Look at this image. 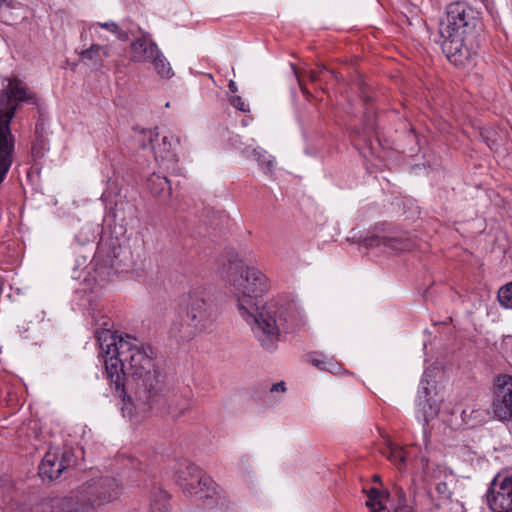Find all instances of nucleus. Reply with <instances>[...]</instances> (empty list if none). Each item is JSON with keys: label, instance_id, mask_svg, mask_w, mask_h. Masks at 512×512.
Listing matches in <instances>:
<instances>
[{"label": "nucleus", "instance_id": "2f4dec72", "mask_svg": "<svg viewBox=\"0 0 512 512\" xmlns=\"http://www.w3.org/2000/svg\"><path fill=\"white\" fill-rule=\"evenodd\" d=\"M292 71H293V74L297 77V79L300 82L301 81V77H302V72H301L300 66L293 65L292 66Z\"/></svg>", "mask_w": 512, "mask_h": 512}, {"label": "nucleus", "instance_id": "9d476101", "mask_svg": "<svg viewBox=\"0 0 512 512\" xmlns=\"http://www.w3.org/2000/svg\"><path fill=\"white\" fill-rule=\"evenodd\" d=\"M493 413L498 420L512 421V375H499L495 380Z\"/></svg>", "mask_w": 512, "mask_h": 512}, {"label": "nucleus", "instance_id": "aec40b11", "mask_svg": "<svg viewBox=\"0 0 512 512\" xmlns=\"http://www.w3.org/2000/svg\"><path fill=\"white\" fill-rule=\"evenodd\" d=\"M311 364L320 370L338 374L341 370L340 364L333 358L323 354H314L311 357Z\"/></svg>", "mask_w": 512, "mask_h": 512}, {"label": "nucleus", "instance_id": "c756f323", "mask_svg": "<svg viewBox=\"0 0 512 512\" xmlns=\"http://www.w3.org/2000/svg\"><path fill=\"white\" fill-rule=\"evenodd\" d=\"M151 512H169L164 503H154L151 506Z\"/></svg>", "mask_w": 512, "mask_h": 512}, {"label": "nucleus", "instance_id": "4468645a", "mask_svg": "<svg viewBox=\"0 0 512 512\" xmlns=\"http://www.w3.org/2000/svg\"><path fill=\"white\" fill-rule=\"evenodd\" d=\"M428 391L426 387L418 391L416 399V413L417 417L421 418L426 424L437 416L439 412V406L435 401H431L428 397Z\"/></svg>", "mask_w": 512, "mask_h": 512}, {"label": "nucleus", "instance_id": "f8f14e48", "mask_svg": "<svg viewBox=\"0 0 512 512\" xmlns=\"http://www.w3.org/2000/svg\"><path fill=\"white\" fill-rule=\"evenodd\" d=\"M201 333L203 331L181 311L176 314L169 329L170 337L179 343L189 342Z\"/></svg>", "mask_w": 512, "mask_h": 512}, {"label": "nucleus", "instance_id": "dca6fc26", "mask_svg": "<svg viewBox=\"0 0 512 512\" xmlns=\"http://www.w3.org/2000/svg\"><path fill=\"white\" fill-rule=\"evenodd\" d=\"M147 188L152 195L158 198H167L171 194L169 180L159 174L153 173L147 180Z\"/></svg>", "mask_w": 512, "mask_h": 512}, {"label": "nucleus", "instance_id": "bb28decb", "mask_svg": "<svg viewBox=\"0 0 512 512\" xmlns=\"http://www.w3.org/2000/svg\"><path fill=\"white\" fill-rule=\"evenodd\" d=\"M231 105L242 112L249 111V105L238 95H233L230 99Z\"/></svg>", "mask_w": 512, "mask_h": 512}, {"label": "nucleus", "instance_id": "20e7f679", "mask_svg": "<svg viewBox=\"0 0 512 512\" xmlns=\"http://www.w3.org/2000/svg\"><path fill=\"white\" fill-rule=\"evenodd\" d=\"M178 482L186 493L199 499H212L216 497L218 504L227 503L224 497L219 496L217 485L213 479L203 474L198 466L190 462L184 463L177 472Z\"/></svg>", "mask_w": 512, "mask_h": 512}, {"label": "nucleus", "instance_id": "2eb2a0df", "mask_svg": "<svg viewBox=\"0 0 512 512\" xmlns=\"http://www.w3.org/2000/svg\"><path fill=\"white\" fill-rule=\"evenodd\" d=\"M63 472L58 451H48L39 465V475L49 480L57 479Z\"/></svg>", "mask_w": 512, "mask_h": 512}, {"label": "nucleus", "instance_id": "4be33fe9", "mask_svg": "<svg viewBox=\"0 0 512 512\" xmlns=\"http://www.w3.org/2000/svg\"><path fill=\"white\" fill-rule=\"evenodd\" d=\"M462 420L470 427H476L485 420V411L467 407L461 413Z\"/></svg>", "mask_w": 512, "mask_h": 512}, {"label": "nucleus", "instance_id": "a211bd4d", "mask_svg": "<svg viewBox=\"0 0 512 512\" xmlns=\"http://www.w3.org/2000/svg\"><path fill=\"white\" fill-rule=\"evenodd\" d=\"M247 156L252 157L256 162H258L263 173H272L275 165V159L268 154L267 151L257 147L252 149L251 154H248Z\"/></svg>", "mask_w": 512, "mask_h": 512}, {"label": "nucleus", "instance_id": "f257e3e1", "mask_svg": "<svg viewBox=\"0 0 512 512\" xmlns=\"http://www.w3.org/2000/svg\"><path fill=\"white\" fill-rule=\"evenodd\" d=\"M105 360L107 379L115 393L123 398L134 394L139 405L156 415L182 416L191 408V400L163 393L164 380L150 344L130 334H115L108 344Z\"/></svg>", "mask_w": 512, "mask_h": 512}, {"label": "nucleus", "instance_id": "f03ea898", "mask_svg": "<svg viewBox=\"0 0 512 512\" xmlns=\"http://www.w3.org/2000/svg\"><path fill=\"white\" fill-rule=\"evenodd\" d=\"M227 279L240 316L265 350L276 348L281 332L292 333L305 326L304 313L292 304L270 301L259 306L258 298L270 285L268 278L256 267L246 266L242 261L231 262Z\"/></svg>", "mask_w": 512, "mask_h": 512}, {"label": "nucleus", "instance_id": "f704fd0d", "mask_svg": "<svg viewBox=\"0 0 512 512\" xmlns=\"http://www.w3.org/2000/svg\"><path fill=\"white\" fill-rule=\"evenodd\" d=\"M373 480H374V481H380V477H379L378 475H375V476L373 477Z\"/></svg>", "mask_w": 512, "mask_h": 512}, {"label": "nucleus", "instance_id": "cd10ccee", "mask_svg": "<svg viewBox=\"0 0 512 512\" xmlns=\"http://www.w3.org/2000/svg\"><path fill=\"white\" fill-rule=\"evenodd\" d=\"M436 491L444 500H449L452 495V491L446 482H439L436 485Z\"/></svg>", "mask_w": 512, "mask_h": 512}, {"label": "nucleus", "instance_id": "7c9ffc66", "mask_svg": "<svg viewBox=\"0 0 512 512\" xmlns=\"http://www.w3.org/2000/svg\"><path fill=\"white\" fill-rule=\"evenodd\" d=\"M286 390L285 383L279 382L271 387V392H284Z\"/></svg>", "mask_w": 512, "mask_h": 512}, {"label": "nucleus", "instance_id": "7ed1b4c3", "mask_svg": "<svg viewBox=\"0 0 512 512\" xmlns=\"http://www.w3.org/2000/svg\"><path fill=\"white\" fill-rule=\"evenodd\" d=\"M484 30L481 12L465 1L446 6L445 17L439 22L442 52L451 64H463L470 56V47Z\"/></svg>", "mask_w": 512, "mask_h": 512}, {"label": "nucleus", "instance_id": "412c9836", "mask_svg": "<svg viewBox=\"0 0 512 512\" xmlns=\"http://www.w3.org/2000/svg\"><path fill=\"white\" fill-rule=\"evenodd\" d=\"M97 28H102L109 31L110 33L114 34L119 41L126 42L130 39V32L121 28L116 22H98L96 24H93L89 30L91 32L94 31V33L97 34Z\"/></svg>", "mask_w": 512, "mask_h": 512}, {"label": "nucleus", "instance_id": "1a4fd4ad", "mask_svg": "<svg viewBox=\"0 0 512 512\" xmlns=\"http://www.w3.org/2000/svg\"><path fill=\"white\" fill-rule=\"evenodd\" d=\"M34 512H97V509L79 489L75 496L40 503Z\"/></svg>", "mask_w": 512, "mask_h": 512}, {"label": "nucleus", "instance_id": "72a5a7b5", "mask_svg": "<svg viewBox=\"0 0 512 512\" xmlns=\"http://www.w3.org/2000/svg\"><path fill=\"white\" fill-rule=\"evenodd\" d=\"M397 512H412L410 507H402Z\"/></svg>", "mask_w": 512, "mask_h": 512}, {"label": "nucleus", "instance_id": "6e6552de", "mask_svg": "<svg viewBox=\"0 0 512 512\" xmlns=\"http://www.w3.org/2000/svg\"><path fill=\"white\" fill-rule=\"evenodd\" d=\"M492 512H512V473H498L486 493Z\"/></svg>", "mask_w": 512, "mask_h": 512}, {"label": "nucleus", "instance_id": "c85d7f7f", "mask_svg": "<svg viewBox=\"0 0 512 512\" xmlns=\"http://www.w3.org/2000/svg\"><path fill=\"white\" fill-rule=\"evenodd\" d=\"M156 73L164 79H169L174 75V72L172 70L171 66H152Z\"/></svg>", "mask_w": 512, "mask_h": 512}, {"label": "nucleus", "instance_id": "ddd939ff", "mask_svg": "<svg viewBox=\"0 0 512 512\" xmlns=\"http://www.w3.org/2000/svg\"><path fill=\"white\" fill-rule=\"evenodd\" d=\"M364 246L368 249L382 248L383 251L399 252L408 248V243L394 237L385 235H371L363 240Z\"/></svg>", "mask_w": 512, "mask_h": 512}, {"label": "nucleus", "instance_id": "393cba45", "mask_svg": "<svg viewBox=\"0 0 512 512\" xmlns=\"http://www.w3.org/2000/svg\"><path fill=\"white\" fill-rule=\"evenodd\" d=\"M48 151V144L42 137H38L32 144L31 156L36 161L44 157Z\"/></svg>", "mask_w": 512, "mask_h": 512}, {"label": "nucleus", "instance_id": "5701e85b", "mask_svg": "<svg viewBox=\"0 0 512 512\" xmlns=\"http://www.w3.org/2000/svg\"><path fill=\"white\" fill-rule=\"evenodd\" d=\"M368 500L366 502L367 507L371 509V512H377L384 508L382 504L383 493L376 488H371L367 491Z\"/></svg>", "mask_w": 512, "mask_h": 512}, {"label": "nucleus", "instance_id": "473e14b6", "mask_svg": "<svg viewBox=\"0 0 512 512\" xmlns=\"http://www.w3.org/2000/svg\"><path fill=\"white\" fill-rule=\"evenodd\" d=\"M228 87H229V90H230L231 93H236L237 92V86H236V83L234 81L231 80L229 82Z\"/></svg>", "mask_w": 512, "mask_h": 512}, {"label": "nucleus", "instance_id": "39448f33", "mask_svg": "<svg viewBox=\"0 0 512 512\" xmlns=\"http://www.w3.org/2000/svg\"><path fill=\"white\" fill-rule=\"evenodd\" d=\"M181 312L203 332L211 327L216 317L207 293L200 288L193 289L187 294Z\"/></svg>", "mask_w": 512, "mask_h": 512}, {"label": "nucleus", "instance_id": "6ab92c4d", "mask_svg": "<svg viewBox=\"0 0 512 512\" xmlns=\"http://www.w3.org/2000/svg\"><path fill=\"white\" fill-rule=\"evenodd\" d=\"M109 55V47L107 45L94 43L80 54L82 60H88L94 63L102 62L104 58H107Z\"/></svg>", "mask_w": 512, "mask_h": 512}, {"label": "nucleus", "instance_id": "f3484780", "mask_svg": "<svg viewBox=\"0 0 512 512\" xmlns=\"http://www.w3.org/2000/svg\"><path fill=\"white\" fill-rule=\"evenodd\" d=\"M381 454L394 465H402L406 460L404 449L390 440L386 441L385 446L381 449Z\"/></svg>", "mask_w": 512, "mask_h": 512}, {"label": "nucleus", "instance_id": "9b49d317", "mask_svg": "<svg viewBox=\"0 0 512 512\" xmlns=\"http://www.w3.org/2000/svg\"><path fill=\"white\" fill-rule=\"evenodd\" d=\"M130 60L138 63L164 64L165 57L152 39L142 36L131 42Z\"/></svg>", "mask_w": 512, "mask_h": 512}, {"label": "nucleus", "instance_id": "a878e982", "mask_svg": "<svg viewBox=\"0 0 512 512\" xmlns=\"http://www.w3.org/2000/svg\"><path fill=\"white\" fill-rule=\"evenodd\" d=\"M76 455L72 448H65L61 454H59L60 463L63 466V471L70 466L74 465L76 462Z\"/></svg>", "mask_w": 512, "mask_h": 512}, {"label": "nucleus", "instance_id": "b1692460", "mask_svg": "<svg viewBox=\"0 0 512 512\" xmlns=\"http://www.w3.org/2000/svg\"><path fill=\"white\" fill-rule=\"evenodd\" d=\"M497 298L502 307L512 309V282L500 287Z\"/></svg>", "mask_w": 512, "mask_h": 512}, {"label": "nucleus", "instance_id": "423d86ee", "mask_svg": "<svg viewBox=\"0 0 512 512\" xmlns=\"http://www.w3.org/2000/svg\"><path fill=\"white\" fill-rule=\"evenodd\" d=\"M137 141L143 149L149 146L157 161H177L175 148L179 144V140L172 133H161L157 128L143 130L139 133Z\"/></svg>", "mask_w": 512, "mask_h": 512}, {"label": "nucleus", "instance_id": "0eeeda50", "mask_svg": "<svg viewBox=\"0 0 512 512\" xmlns=\"http://www.w3.org/2000/svg\"><path fill=\"white\" fill-rule=\"evenodd\" d=\"M80 490L96 508L117 500L122 493L118 480L110 476L90 479L80 487Z\"/></svg>", "mask_w": 512, "mask_h": 512}]
</instances>
